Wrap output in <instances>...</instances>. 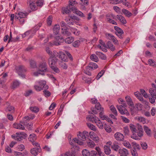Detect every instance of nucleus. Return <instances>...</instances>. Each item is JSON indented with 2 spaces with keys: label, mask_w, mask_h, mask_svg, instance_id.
<instances>
[{
  "label": "nucleus",
  "mask_w": 156,
  "mask_h": 156,
  "mask_svg": "<svg viewBox=\"0 0 156 156\" xmlns=\"http://www.w3.org/2000/svg\"><path fill=\"white\" fill-rule=\"evenodd\" d=\"M149 92L152 97L156 98V90L153 88H150L149 90Z\"/></svg>",
  "instance_id": "obj_26"
},
{
  "label": "nucleus",
  "mask_w": 156,
  "mask_h": 156,
  "mask_svg": "<svg viewBox=\"0 0 156 156\" xmlns=\"http://www.w3.org/2000/svg\"><path fill=\"white\" fill-rule=\"evenodd\" d=\"M45 51L47 53L50 55V57L55 56V54L54 53V51H53V53L50 48L48 47H47L46 48Z\"/></svg>",
  "instance_id": "obj_30"
},
{
  "label": "nucleus",
  "mask_w": 156,
  "mask_h": 156,
  "mask_svg": "<svg viewBox=\"0 0 156 156\" xmlns=\"http://www.w3.org/2000/svg\"><path fill=\"white\" fill-rule=\"evenodd\" d=\"M87 119L89 121H90L92 123H96L98 120L99 119L98 117L96 116H93L91 115H90L88 117H87Z\"/></svg>",
  "instance_id": "obj_13"
},
{
  "label": "nucleus",
  "mask_w": 156,
  "mask_h": 156,
  "mask_svg": "<svg viewBox=\"0 0 156 156\" xmlns=\"http://www.w3.org/2000/svg\"><path fill=\"white\" fill-rule=\"evenodd\" d=\"M40 86H41L44 90H47L48 88V86L46 84V81L44 80H41L38 82Z\"/></svg>",
  "instance_id": "obj_16"
},
{
  "label": "nucleus",
  "mask_w": 156,
  "mask_h": 156,
  "mask_svg": "<svg viewBox=\"0 0 156 156\" xmlns=\"http://www.w3.org/2000/svg\"><path fill=\"white\" fill-rule=\"evenodd\" d=\"M71 11L75 13L81 17H84L85 16L81 12L79 11L77 8L74 7H70L68 5L63 9L62 12L63 14L69 13Z\"/></svg>",
  "instance_id": "obj_2"
},
{
  "label": "nucleus",
  "mask_w": 156,
  "mask_h": 156,
  "mask_svg": "<svg viewBox=\"0 0 156 156\" xmlns=\"http://www.w3.org/2000/svg\"><path fill=\"white\" fill-rule=\"evenodd\" d=\"M29 62L30 67L31 68H34L37 67L36 63L34 61L31 59L30 60Z\"/></svg>",
  "instance_id": "obj_37"
},
{
  "label": "nucleus",
  "mask_w": 156,
  "mask_h": 156,
  "mask_svg": "<svg viewBox=\"0 0 156 156\" xmlns=\"http://www.w3.org/2000/svg\"><path fill=\"white\" fill-rule=\"evenodd\" d=\"M96 124L99 128L100 129H102L103 128V125L102 123L99 119H98V120L97 122H96Z\"/></svg>",
  "instance_id": "obj_50"
},
{
  "label": "nucleus",
  "mask_w": 156,
  "mask_h": 156,
  "mask_svg": "<svg viewBox=\"0 0 156 156\" xmlns=\"http://www.w3.org/2000/svg\"><path fill=\"white\" fill-rule=\"evenodd\" d=\"M106 37L108 39L111 40L114 37V36L112 34L106 33L105 34Z\"/></svg>",
  "instance_id": "obj_48"
},
{
  "label": "nucleus",
  "mask_w": 156,
  "mask_h": 156,
  "mask_svg": "<svg viewBox=\"0 0 156 156\" xmlns=\"http://www.w3.org/2000/svg\"><path fill=\"white\" fill-rule=\"evenodd\" d=\"M107 20L110 23H112L115 25H117V23L116 21L110 18H107Z\"/></svg>",
  "instance_id": "obj_56"
},
{
  "label": "nucleus",
  "mask_w": 156,
  "mask_h": 156,
  "mask_svg": "<svg viewBox=\"0 0 156 156\" xmlns=\"http://www.w3.org/2000/svg\"><path fill=\"white\" fill-rule=\"evenodd\" d=\"M97 55L94 54H92L90 56V59L94 62H98L99 60L98 58L96 55Z\"/></svg>",
  "instance_id": "obj_28"
},
{
  "label": "nucleus",
  "mask_w": 156,
  "mask_h": 156,
  "mask_svg": "<svg viewBox=\"0 0 156 156\" xmlns=\"http://www.w3.org/2000/svg\"><path fill=\"white\" fill-rule=\"evenodd\" d=\"M91 102L92 104H95V107H99L101 106L99 102H98L97 100L95 98H92L91 100Z\"/></svg>",
  "instance_id": "obj_22"
},
{
  "label": "nucleus",
  "mask_w": 156,
  "mask_h": 156,
  "mask_svg": "<svg viewBox=\"0 0 156 156\" xmlns=\"http://www.w3.org/2000/svg\"><path fill=\"white\" fill-rule=\"evenodd\" d=\"M69 2V4L68 6H70V7H72V6H75L77 4L75 0H70Z\"/></svg>",
  "instance_id": "obj_41"
},
{
  "label": "nucleus",
  "mask_w": 156,
  "mask_h": 156,
  "mask_svg": "<svg viewBox=\"0 0 156 156\" xmlns=\"http://www.w3.org/2000/svg\"><path fill=\"white\" fill-rule=\"evenodd\" d=\"M60 26L59 25L56 24L53 27V33L55 34H58L59 32Z\"/></svg>",
  "instance_id": "obj_21"
},
{
  "label": "nucleus",
  "mask_w": 156,
  "mask_h": 156,
  "mask_svg": "<svg viewBox=\"0 0 156 156\" xmlns=\"http://www.w3.org/2000/svg\"><path fill=\"white\" fill-rule=\"evenodd\" d=\"M30 110L33 112L36 113L39 111V108H30Z\"/></svg>",
  "instance_id": "obj_64"
},
{
  "label": "nucleus",
  "mask_w": 156,
  "mask_h": 156,
  "mask_svg": "<svg viewBox=\"0 0 156 156\" xmlns=\"http://www.w3.org/2000/svg\"><path fill=\"white\" fill-rule=\"evenodd\" d=\"M5 111L7 112L12 113L14 112V108H6Z\"/></svg>",
  "instance_id": "obj_63"
},
{
  "label": "nucleus",
  "mask_w": 156,
  "mask_h": 156,
  "mask_svg": "<svg viewBox=\"0 0 156 156\" xmlns=\"http://www.w3.org/2000/svg\"><path fill=\"white\" fill-rule=\"evenodd\" d=\"M76 142V143L80 145H82L83 144V142L80 140L77 139L76 138H74V141Z\"/></svg>",
  "instance_id": "obj_55"
},
{
  "label": "nucleus",
  "mask_w": 156,
  "mask_h": 156,
  "mask_svg": "<svg viewBox=\"0 0 156 156\" xmlns=\"http://www.w3.org/2000/svg\"><path fill=\"white\" fill-rule=\"evenodd\" d=\"M130 128L133 133H136V129L135 126L134 125H130Z\"/></svg>",
  "instance_id": "obj_58"
},
{
  "label": "nucleus",
  "mask_w": 156,
  "mask_h": 156,
  "mask_svg": "<svg viewBox=\"0 0 156 156\" xmlns=\"http://www.w3.org/2000/svg\"><path fill=\"white\" fill-rule=\"evenodd\" d=\"M119 153L121 156H127L129 154L128 151L125 148L119 149Z\"/></svg>",
  "instance_id": "obj_9"
},
{
  "label": "nucleus",
  "mask_w": 156,
  "mask_h": 156,
  "mask_svg": "<svg viewBox=\"0 0 156 156\" xmlns=\"http://www.w3.org/2000/svg\"><path fill=\"white\" fill-rule=\"evenodd\" d=\"M38 70L34 73L35 76H38L39 74L44 75V73L48 71V66L45 62H40L38 65Z\"/></svg>",
  "instance_id": "obj_1"
},
{
  "label": "nucleus",
  "mask_w": 156,
  "mask_h": 156,
  "mask_svg": "<svg viewBox=\"0 0 156 156\" xmlns=\"http://www.w3.org/2000/svg\"><path fill=\"white\" fill-rule=\"evenodd\" d=\"M36 135L34 133H32L30 135L29 139L30 141L34 140L36 139Z\"/></svg>",
  "instance_id": "obj_51"
},
{
  "label": "nucleus",
  "mask_w": 156,
  "mask_h": 156,
  "mask_svg": "<svg viewBox=\"0 0 156 156\" xmlns=\"http://www.w3.org/2000/svg\"><path fill=\"white\" fill-rule=\"evenodd\" d=\"M95 54L99 57L101 59L103 60L106 59V56L102 53L98 51H96L95 52Z\"/></svg>",
  "instance_id": "obj_24"
},
{
  "label": "nucleus",
  "mask_w": 156,
  "mask_h": 156,
  "mask_svg": "<svg viewBox=\"0 0 156 156\" xmlns=\"http://www.w3.org/2000/svg\"><path fill=\"white\" fill-rule=\"evenodd\" d=\"M80 41L79 40H77L75 41L72 43V45L74 47L78 48L80 45Z\"/></svg>",
  "instance_id": "obj_39"
},
{
  "label": "nucleus",
  "mask_w": 156,
  "mask_h": 156,
  "mask_svg": "<svg viewBox=\"0 0 156 156\" xmlns=\"http://www.w3.org/2000/svg\"><path fill=\"white\" fill-rule=\"evenodd\" d=\"M89 136V133L86 131H84L83 133L79 132L77 134V136L79 139L83 141L86 140L87 137Z\"/></svg>",
  "instance_id": "obj_5"
},
{
  "label": "nucleus",
  "mask_w": 156,
  "mask_h": 156,
  "mask_svg": "<svg viewBox=\"0 0 156 156\" xmlns=\"http://www.w3.org/2000/svg\"><path fill=\"white\" fill-rule=\"evenodd\" d=\"M87 142L88 147H90L92 148L95 146V143L91 140H88Z\"/></svg>",
  "instance_id": "obj_40"
},
{
  "label": "nucleus",
  "mask_w": 156,
  "mask_h": 156,
  "mask_svg": "<svg viewBox=\"0 0 156 156\" xmlns=\"http://www.w3.org/2000/svg\"><path fill=\"white\" fill-rule=\"evenodd\" d=\"M138 131L137 132V135L139 137H141L143 135V129L141 126L138 127Z\"/></svg>",
  "instance_id": "obj_32"
},
{
  "label": "nucleus",
  "mask_w": 156,
  "mask_h": 156,
  "mask_svg": "<svg viewBox=\"0 0 156 156\" xmlns=\"http://www.w3.org/2000/svg\"><path fill=\"white\" fill-rule=\"evenodd\" d=\"M74 41V38L72 37H69L65 39V42L68 44H71Z\"/></svg>",
  "instance_id": "obj_36"
},
{
  "label": "nucleus",
  "mask_w": 156,
  "mask_h": 156,
  "mask_svg": "<svg viewBox=\"0 0 156 156\" xmlns=\"http://www.w3.org/2000/svg\"><path fill=\"white\" fill-rule=\"evenodd\" d=\"M55 56L58 57L62 60L67 62V57L65 54L62 51H60L59 53L56 51H54Z\"/></svg>",
  "instance_id": "obj_4"
},
{
  "label": "nucleus",
  "mask_w": 156,
  "mask_h": 156,
  "mask_svg": "<svg viewBox=\"0 0 156 156\" xmlns=\"http://www.w3.org/2000/svg\"><path fill=\"white\" fill-rule=\"evenodd\" d=\"M104 73V70H102L100 72L98 73L96 77L97 79H99L103 75Z\"/></svg>",
  "instance_id": "obj_62"
},
{
  "label": "nucleus",
  "mask_w": 156,
  "mask_h": 156,
  "mask_svg": "<svg viewBox=\"0 0 156 156\" xmlns=\"http://www.w3.org/2000/svg\"><path fill=\"white\" fill-rule=\"evenodd\" d=\"M122 12L126 16H127L129 17L131 16L132 15V14L131 13L129 12V11L128 10L124 9H122Z\"/></svg>",
  "instance_id": "obj_29"
},
{
  "label": "nucleus",
  "mask_w": 156,
  "mask_h": 156,
  "mask_svg": "<svg viewBox=\"0 0 156 156\" xmlns=\"http://www.w3.org/2000/svg\"><path fill=\"white\" fill-rule=\"evenodd\" d=\"M27 3L32 11H35L37 9L38 6L37 5H36V2L35 0H27Z\"/></svg>",
  "instance_id": "obj_3"
},
{
  "label": "nucleus",
  "mask_w": 156,
  "mask_h": 156,
  "mask_svg": "<svg viewBox=\"0 0 156 156\" xmlns=\"http://www.w3.org/2000/svg\"><path fill=\"white\" fill-rule=\"evenodd\" d=\"M13 127L14 128L20 129L23 130L25 129V127L21 123H14L13 124Z\"/></svg>",
  "instance_id": "obj_19"
},
{
  "label": "nucleus",
  "mask_w": 156,
  "mask_h": 156,
  "mask_svg": "<svg viewBox=\"0 0 156 156\" xmlns=\"http://www.w3.org/2000/svg\"><path fill=\"white\" fill-rule=\"evenodd\" d=\"M34 88L35 90L38 91H40L44 89L41 86H38L37 85H35Z\"/></svg>",
  "instance_id": "obj_59"
},
{
  "label": "nucleus",
  "mask_w": 156,
  "mask_h": 156,
  "mask_svg": "<svg viewBox=\"0 0 156 156\" xmlns=\"http://www.w3.org/2000/svg\"><path fill=\"white\" fill-rule=\"evenodd\" d=\"M123 145L128 148H131V145L130 143L128 142L125 141L123 143Z\"/></svg>",
  "instance_id": "obj_57"
},
{
  "label": "nucleus",
  "mask_w": 156,
  "mask_h": 156,
  "mask_svg": "<svg viewBox=\"0 0 156 156\" xmlns=\"http://www.w3.org/2000/svg\"><path fill=\"white\" fill-rule=\"evenodd\" d=\"M104 152L105 154L107 155L111 153V150L110 146H105L104 147Z\"/></svg>",
  "instance_id": "obj_31"
},
{
  "label": "nucleus",
  "mask_w": 156,
  "mask_h": 156,
  "mask_svg": "<svg viewBox=\"0 0 156 156\" xmlns=\"http://www.w3.org/2000/svg\"><path fill=\"white\" fill-rule=\"evenodd\" d=\"M107 47L106 48H109L111 51H114L115 50V47L110 41H108L107 42Z\"/></svg>",
  "instance_id": "obj_20"
},
{
  "label": "nucleus",
  "mask_w": 156,
  "mask_h": 156,
  "mask_svg": "<svg viewBox=\"0 0 156 156\" xmlns=\"http://www.w3.org/2000/svg\"><path fill=\"white\" fill-rule=\"evenodd\" d=\"M101 108L102 110L100 111L99 114V117L103 120H104V119L107 118V116H106L104 115V108Z\"/></svg>",
  "instance_id": "obj_23"
},
{
  "label": "nucleus",
  "mask_w": 156,
  "mask_h": 156,
  "mask_svg": "<svg viewBox=\"0 0 156 156\" xmlns=\"http://www.w3.org/2000/svg\"><path fill=\"white\" fill-rule=\"evenodd\" d=\"M132 144L133 147V149L136 150H140V146H139V145L138 144L136 143H133Z\"/></svg>",
  "instance_id": "obj_52"
},
{
  "label": "nucleus",
  "mask_w": 156,
  "mask_h": 156,
  "mask_svg": "<svg viewBox=\"0 0 156 156\" xmlns=\"http://www.w3.org/2000/svg\"><path fill=\"white\" fill-rule=\"evenodd\" d=\"M51 69L55 72L56 73H58L60 72L59 69L56 67L53 66L50 67Z\"/></svg>",
  "instance_id": "obj_61"
},
{
  "label": "nucleus",
  "mask_w": 156,
  "mask_h": 156,
  "mask_svg": "<svg viewBox=\"0 0 156 156\" xmlns=\"http://www.w3.org/2000/svg\"><path fill=\"white\" fill-rule=\"evenodd\" d=\"M61 32L63 35L66 36H69L71 34L67 27L61 28Z\"/></svg>",
  "instance_id": "obj_11"
},
{
  "label": "nucleus",
  "mask_w": 156,
  "mask_h": 156,
  "mask_svg": "<svg viewBox=\"0 0 156 156\" xmlns=\"http://www.w3.org/2000/svg\"><path fill=\"white\" fill-rule=\"evenodd\" d=\"M70 30L71 32L76 35L77 36L79 35L80 32L76 29L73 28H71Z\"/></svg>",
  "instance_id": "obj_49"
},
{
  "label": "nucleus",
  "mask_w": 156,
  "mask_h": 156,
  "mask_svg": "<svg viewBox=\"0 0 156 156\" xmlns=\"http://www.w3.org/2000/svg\"><path fill=\"white\" fill-rule=\"evenodd\" d=\"M116 18L123 24H125L127 23V21L124 17L122 15H118L116 16Z\"/></svg>",
  "instance_id": "obj_15"
},
{
  "label": "nucleus",
  "mask_w": 156,
  "mask_h": 156,
  "mask_svg": "<svg viewBox=\"0 0 156 156\" xmlns=\"http://www.w3.org/2000/svg\"><path fill=\"white\" fill-rule=\"evenodd\" d=\"M32 144L33 145L35 146L37 148V151H39V152H40L41 150L39 144L37 143L34 142H32Z\"/></svg>",
  "instance_id": "obj_54"
},
{
  "label": "nucleus",
  "mask_w": 156,
  "mask_h": 156,
  "mask_svg": "<svg viewBox=\"0 0 156 156\" xmlns=\"http://www.w3.org/2000/svg\"><path fill=\"white\" fill-rule=\"evenodd\" d=\"M144 130L147 134L148 136H151V129L146 126H144Z\"/></svg>",
  "instance_id": "obj_27"
},
{
  "label": "nucleus",
  "mask_w": 156,
  "mask_h": 156,
  "mask_svg": "<svg viewBox=\"0 0 156 156\" xmlns=\"http://www.w3.org/2000/svg\"><path fill=\"white\" fill-rule=\"evenodd\" d=\"M16 69L19 75L21 73L26 71V70L25 67L23 66H20L16 67Z\"/></svg>",
  "instance_id": "obj_12"
},
{
  "label": "nucleus",
  "mask_w": 156,
  "mask_h": 156,
  "mask_svg": "<svg viewBox=\"0 0 156 156\" xmlns=\"http://www.w3.org/2000/svg\"><path fill=\"white\" fill-rule=\"evenodd\" d=\"M43 92L44 94V95L46 97H48L50 96L51 93L48 90H44L43 91Z\"/></svg>",
  "instance_id": "obj_60"
},
{
  "label": "nucleus",
  "mask_w": 156,
  "mask_h": 156,
  "mask_svg": "<svg viewBox=\"0 0 156 156\" xmlns=\"http://www.w3.org/2000/svg\"><path fill=\"white\" fill-rule=\"evenodd\" d=\"M52 20V16H50L48 17L47 20V23L48 25H51V24Z\"/></svg>",
  "instance_id": "obj_53"
},
{
  "label": "nucleus",
  "mask_w": 156,
  "mask_h": 156,
  "mask_svg": "<svg viewBox=\"0 0 156 156\" xmlns=\"http://www.w3.org/2000/svg\"><path fill=\"white\" fill-rule=\"evenodd\" d=\"M36 2V5H37L38 6L41 7L43 5L44 3V0H37Z\"/></svg>",
  "instance_id": "obj_47"
},
{
  "label": "nucleus",
  "mask_w": 156,
  "mask_h": 156,
  "mask_svg": "<svg viewBox=\"0 0 156 156\" xmlns=\"http://www.w3.org/2000/svg\"><path fill=\"white\" fill-rule=\"evenodd\" d=\"M87 125L88 127L91 130L93 131H96V128L95 126H94L93 124L90 123H87Z\"/></svg>",
  "instance_id": "obj_43"
},
{
  "label": "nucleus",
  "mask_w": 156,
  "mask_h": 156,
  "mask_svg": "<svg viewBox=\"0 0 156 156\" xmlns=\"http://www.w3.org/2000/svg\"><path fill=\"white\" fill-rule=\"evenodd\" d=\"M114 29L116 31L115 34L120 39L122 38L123 37L122 34L124 33L123 31L120 28L117 27L115 26Z\"/></svg>",
  "instance_id": "obj_6"
},
{
  "label": "nucleus",
  "mask_w": 156,
  "mask_h": 156,
  "mask_svg": "<svg viewBox=\"0 0 156 156\" xmlns=\"http://www.w3.org/2000/svg\"><path fill=\"white\" fill-rule=\"evenodd\" d=\"M102 109L100 108H92L91 110L94 114H97L100 113Z\"/></svg>",
  "instance_id": "obj_35"
},
{
  "label": "nucleus",
  "mask_w": 156,
  "mask_h": 156,
  "mask_svg": "<svg viewBox=\"0 0 156 156\" xmlns=\"http://www.w3.org/2000/svg\"><path fill=\"white\" fill-rule=\"evenodd\" d=\"M57 60L55 56L50 57L48 59V64L50 67L54 66Z\"/></svg>",
  "instance_id": "obj_7"
},
{
  "label": "nucleus",
  "mask_w": 156,
  "mask_h": 156,
  "mask_svg": "<svg viewBox=\"0 0 156 156\" xmlns=\"http://www.w3.org/2000/svg\"><path fill=\"white\" fill-rule=\"evenodd\" d=\"M22 138H23V137H22L21 135H20V134L17 133H16V135L15 136L14 139L16 140L20 141L22 140Z\"/></svg>",
  "instance_id": "obj_45"
},
{
  "label": "nucleus",
  "mask_w": 156,
  "mask_h": 156,
  "mask_svg": "<svg viewBox=\"0 0 156 156\" xmlns=\"http://www.w3.org/2000/svg\"><path fill=\"white\" fill-rule=\"evenodd\" d=\"M148 63L151 66L155 67L156 66V62L152 59H149L148 61Z\"/></svg>",
  "instance_id": "obj_42"
},
{
  "label": "nucleus",
  "mask_w": 156,
  "mask_h": 156,
  "mask_svg": "<svg viewBox=\"0 0 156 156\" xmlns=\"http://www.w3.org/2000/svg\"><path fill=\"white\" fill-rule=\"evenodd\" d=\"M118 108L119 112L121 114H126L128 115L129 114L128 110L126 108Z\"/></svg>",
  "instance_id": "obj_25"
},
{
  "label": "nucleus",
  "mask_w": 156,
  "mask_h": 156,
  "mask_svg": "<svg viewBox=\"0 0 156 156\" xmlns=\"http://www.w3.org/2000/svg\"><path fill=\"white\" fill-rule=\"evenodd\" d=\"M125 99L127 104L129 106L132 107H134L133 102L130 97L129 96H127L126 97Z\"/></svg>",
  "instance_id": "obj_14"
},
{
  "label": "nucleus",
  "mask_w": 156,
  "mask_h": 156,
  "mask_svg": "<svg viewBox=\"0 0 156 156\" xmlns=\"http://www.w3.org/2000/svg\"><path fill=\"white\" fill-rule=\"evenodd\" d=\"M82 153L83 156H90V152L87 149L82 150Z\"/></svg>",
  "instance_id": "obj_38"
},
{
  "label": "nucleus",
  "mask_w": 156,
  "mask_h": 156,
  "mask_svg": "<svg viewBox=\"0 0 156 156\" xmlns=\"http://www.w3.org/2000/svg\"><path fill=\"white\" fill-rule=\"evenodd\" d=\"M111 147L112 149L116 151L119 149V146L116 142H115L113 143V145Z\"/></svg>",
  "instance_id": "obj_34"
},
{
  "label": "nucleus",
  "mask_w": 156,
  "mask_h": 156,
  "mask_svg": "<svg viewBox=\"0 0 156 156\" xmlns=\"http://www.w3.org/2000/svg\"><path fill=\"white\" fill-rule=\"evenodd\" d=\"M0 87L4 89L7 88V87L5 83L4 80L2 79H0Z\"/></svg>",
  "instance_id": "obj_33"
},
{
  "label": "nucleus",
  "mask_w": 156,
  "mask_h": 156,
  "mask_svg": "<svg viewBox=\"0 0 156 156\" xmlns=\"http://www.w3.org/2000/svg\"><path fill=\"white\" fill-rule=\"evenodd\" d=\"M20 83L18 81H14L13 82L12 85V88L14 89L20 85Z\"/></svg>",
  "instance_id": "obj_44"
},
{
  "label": "nucleus",
  "mask_w": 156,
  "mask_h": 156,
  "mask_svg": "<svg viewBox=\"0 0 156 156\" xmlns=\"http://www.w3.org/2000/svg\"><path fill=\"white\" fill-rule=\"evenodd\" d=\"M74 16H68L66 17L65 20L67 23L70 25H73V19Z\"/></svg>",
  "instance_id": "obj_17"
},
{
  "label": "nucleus",
  "mask_w": 156,
  "mask_h": 156,
  "mask_svg": "<svg viewBox=\"0 0 156 156\" xmlns=\"http://www.w3.org/2000/svg\"><path fill=\"white\" fill-rule=\"evenodd\" d=\"M115 139L118 141H122L124 139L123 135L120 133H116L114 135Z\"/></svg>",
  "instance_id": "obj_8"
},
{
  "label": "nucleus",
  "mask_w": 156,
  "mask_h": 156,
  "mask_svg": "<svg viewBox=\"0 0 156 156\" xmlns=\"http://www.w3.org/2000/svg\"><path fill=\"white\" fill-rule=\"evenodd\" d=\"M98 67L96 63L94 62H90L89 64V66L87 67V70L92 71V70L96 69Z\"/></svg>",
  "instance_id": "obj_10"
},
{
  "label": "nucleus",
  "mask_w": 156,
  "mask_h": 156,
  "mask_svg": "<svg viewBox=\"0 0 156 156\" xmlns=\"http://www.w3.org/2000/svg\"><path fill=\"white\" fill-rule=\"evenodd\" d=\"M30 153L33 155L36 156L38 154V152L39 151H37V148H34L32 149L30 151Z\"/></svg>",
  "instance_id": "obj_46"
},
{
  "label": "nucleus",
  "mask_w": 156,
  "mask_h": 156,
  "mask_svg": "<svg viewBox=\"0 0 156 156\" xmlns=\"http://www.w3.org/2000/svg\"><path fill=\"white\" fill-rule=\"evenodd\" d=\"M130 110L132 114H134L135 113H136L138 111H140L142 112L144 110L141 108H131Z\"/></svg>",
  "instance_id": "obj_18"
}]
</instances>
